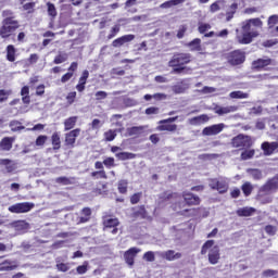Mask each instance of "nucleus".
I'll list each match as a JSON object with an SVG mask.
<instances>
[{
    "label": "nucleus",
    "instance_id": "4c0bfd02",
    "mask_svg": "<svg viewBox=\"0 0 278 278\" xmlns=\"http://www.w3.org/2000/svg\"><path fill=\"white\" fill-rule=\"evenodd\" d=\"M241 190L244 194V197H249L251 194V192H253V185H251V182H244L241 187Z\"/></svg>",
    "mask_w": 278,
    "mask_h": 278
},
{
    "label": "nucleus",
    "instance_id": "a19ab883",
    "mask_svg": "<svg viewBox=\"0 0 278 278\" xmlns=\"http://www.w3.org/2000/svg\"><path fill=\"white\" fill-rule=\"evenodd\" d=\"M77 275H86L88 273V261H85L83 265L76 268Z\"/></svg>",
    "mask_w": 278,
    "mask_h": 278
},
{
    "label": "nucleus",
    "instance_id": "680f3d73",
    "mask_svg": "<svg viewBox=\"0 0 278 278\" xmlns=\"http://www.w3.org/2000/svg\"><path fill=\"white\" fill-rule=\"evenodd\" d=\"M265 231L266 233H268L269 236H275V233H277V228H275V226H266L265 227Z\"/></svg>",
    "mask_w": 278,
    "mask_h": 278
},
{
    "label": "nucleus",
    "instance_id": "72a5a7b5",
    "mask_svg": "<svg viewBox=\"0 0 278 278\" xmlns=\"http://www.w3.org/2000/svg\"><path fill=\"white\" fill-rule=\"evenodd\" d=\"M247 173L250 175V177H252V179H255L256 181L262 179L263 175H262V170L260 169H247Z\"/></svg>",
    "mask_w": 278,
    "mask_h": 278
},
{
    "label": "nucleus",
    "instance_id": "0e129e2a",
    "mask_svg": "<svg viewBox=\"0 0 278 278\" xmlns=\"http://www.w3.org/2000/svg\"><path fill=\"white\" fill-rule=\"evenodd\" d=\"M104 166H106V168H112V166H114V157H108L103 161Z\"/></svg>",
    "mask_w": 278,
    "mask_h": 278
},
{
    "label": "nucleus",
    "instance_id": "7c9ffc66",
    "mask_svg": "<svg viewBox=\"0 0 278 278\" xmlns=\"http://www.w3.org/2000/svg\"><path fill=\"white\" fill-rule=\"evenodd\" d=\"M225 2L224 0H217L216 2L212 3L210 7V12H218L219 10H224Z\"/></svg>",
    "mask_w": 278,
    "mask_h": 278
},
{
    "label": "nucleus",
    "instance_id": "338daca9",
    "mask_svg": "<svg viewBox=\"0 0 278 278\" xmlns=\"http://www.w3.org/2000/svg\"><path fill=\"white\" fill-rule=\"evenodd\" d=\"M106 97H108V92H105V91H98L96 93V99L98 101H101V99H106Z\"/></svg>",
    "mask_w": 278,
    "mask_h": 278
},
{
    "label": "nucleus",
    "instance_id": "f257e3e1",
    "mask_svg": "<svg viewBox=\"0 0 278 278\" xmlns=\"http://www.w3.org/2000/svg\"><path fill=\"white\" fill-rule=\"evenodd\" d=\"M264 23L260 18H251L242 23V33L237 34V41L240 45H251L253 38L260 36V30L262 29Z\"/></svg>",
    "mask_w": 278,
    "mask_h": 278
},
{
    "label": "nucleus",
    "instance_id": "ddd939ff",
    "mask_svg": "<svg viewBox=\"0 0 278 278\" xmlns=\"http://www.w3.org/2000/svg\"><path fill=\"white\" fill-rule=\"evenodd\" d=\"M137 253H140V249L138 248H130L124 253V260L128 266H134V260Z\"/></svg>",
    "mask_w": 278,
    "mask_h": 278
},
{
    "label": "nucleus",
    "instance_id": "0eeeda50",
    "mask_svg": "<svg viewBox=\"0 0 278 278\" xmlns=\"http://www.w3.org/2000/svg\"><path fill=\"white\" fill-rule=\"evenodd\" d=\"M190 59H191V56H190L189 53L176 54L169 61L168 65L172 66V67L184 66V64H189Z\"/></svg>",
    "mask_w": 278,
    "mask_h": 278
},
{
    "label": "nucleus",
    "instance_id": "dca6fc26",
    "mask_svg": "<svg viewBox=\"0 0 278 278\" xmlns=\"http://www.w3.org/2000/svg\"><path fill=\"white\" fill-rule=\"evenodd\" d=\"M104 227L105 229H112V233H117L118 229L116 227H118V219L117 218H112L109 217L106 219H104Z\"/></svg>",
    "mask_w": 278,
    "mask_h": 278
},
{
    "label": "nucleus",
    "instance_id": "37998d69",
    "mask_svg": "<svg viewBox=\"0 0 278 278\" xmlns=\"http://www.w3.org/2000/svg\"><path fill=\"white\" fill-rule=\"evenodd\" d=\"M236 10H238V4L232 3L230 5V10L227 11V17L226 21H231L233 18V15L236 14Z\"/></svg>",
    "mask_w": 278,
    "mask_h": 278
},
{
    "label": "nucleus",
    "instance_id": "de8ad7c7",
    "mask_svg": "<svg viewBox=\"0 0 278 278\" xmlns=\"http://www.w3.org/2000/svg\"><path fill=\"white\" fill-rule=\"evenodd\" d=\"M11 94V90H0V103H3V101H8V97H10Z\"/></svg>",
    "mask_w": 278,
    "mask_h": 278
},
{
    "label": "nucleus",
    "instance_id": "69168bd1",
    "mask_svg": "<svg viewBox=\"0 0 278 278\" xmlns=\"http://www.w3.org/2000/svg\"><path fill=\"white\" fill-rule=\"evenodd\" d=\"M159 113H160V109L155 108V106H151V108L146 110V114H148V115L159 114Z\"/></svg>",
    "mask_w": 278,
    "mask_h": 278
},
{
    "label": "nucleus",
    "instance_id": "c85d7f7f",
    "mask_svg": "<svg viewBox=\"0 0 278 278\" xmlns=\"http://www.w3.org/2000/svg\"><path fill=\"white\" fill-rule=\"evenodd\" d=\"M77 124V116L68 117L64 121V129L65 131H70V129H73L75 125Z\"/></svg>",
    "mask_w": 278,
    "mask_h": 278
},
{
    "label": "nucleus",
    "instance_id": "8fccbe9b",
    "mask_svg": "<svg viewBox=\"0 0 278 278\" xmlns=\"http://www.w3.org/2000/svg\"><path fill=\"white\" fill-rule=\"evenodd\" d=\"M104 138H105V140H108V142H112V140H114V138H116V130H109V131L104 132Z\"/></svg>",
    "mask_w": 278,
    "mask_h": 278
},
{
    "label": "nucleus",
    "instance_id": "a211bd4d",
    "mask_svg": "<svg viewBox=\"0 0 278 278\" xmlns=\"http://www.w3.org/2000/svg\"><path fill=\"white\" fill-rule=\"evenodd\" d=\"M12 144H14V138L13 137H4L0 141V149L2 151H11L12 150Z\"/></svg>",
    "mask_w": 278,
    "mask_h": 278
},
{
    "label": "nucleus",
    "instance_id": "2f4dec72",
    "mask_svg": "<svg viewBox=\"0 0 278 278\" xmlns=\"http://www.w3.org/2000/svg\"><path fill=\"white\" fill-rule=\"evenodd\" d=\"M143 129L144 127L142 126H135V127L127 128L126 132H127V136H140Z\"/></svg>",
    "mask_w": 278,
    "mask_h": 278
},
{
    "label": "nucleus",
    "instance_id": "b1692460",
    "mask_svg": "<svg viewBox=\"0 0 278 278\" xmlns=\"http://www.w3.org/2000/svg\"><path fill=\"white\" fill-rule=\"evenodd\" d=\"M0 164H2V166H5L8 173H12V172L16 170V163L14 161H10L8 159H2L0 161Z\"/></svg>",
    "mask_w": 278,
    "mask_h": 278
},
{
    "label": "nucleus",
    "instance_id": "473e14b6",
    "mask_svg": "<svg viewBox=\"0 0 278 278\" xmlns=\"http://www.w3.org/2000/svg\"><path fill=\"white\" fill-rule=\"evenodd\" d=\"M115 156L122 161L136 159V154L131 152H119V153H116Z\"/></svg>",
    "mask_w": 278,
    "mask_h": 278
},
{
    "label": "nucleus",
    "instance_id": "4468645a",
    "mask_svg": "<svg viewBox=\"0 0 278 278\" xmlns=\"http://www.w3.org/2000/svg\"><path fill=\"white\" fill-rule=\"evenodd\" d=\"M184 199H185V203H187V205H199L201 203V199H199V197L186 191L182 194Z\"/></svg>",
    "mask_w": 278,
    "mask_h": 278
},
{
    "label": "nucleus",
    "instance_id": "3c124183",
    "mask_svg": "<svg viewBox=\"0 0 278 278\" xmlns=\"http://www.w3.org/2000/svg\"><path fill=\"white\" fill-rule=\"evenodd\" d=\"M56 268L60 273H67L71 267L66 263H56Z\"/></svg>",
    "mask_w": 278,
    "mask_h": 278
},
{
    "label": "nucleus",
    "instance_id": "774afa93",
    "mask_svg": "<svg viewBox=\"0 0 278 278\" xmlns=\"http://www.w3.org/2000/svg\"><path fill=\"white\" fill-rule=\"evenodd\" d=\"M72 77H73V73H71V72L66 73L61 78L62 84H66V81H68Z\"/></svg>",
    "mask_w": 278,
    "mask_h": 278
},
{
    "label": "nucleus",
    "instance_id": "aec40b11",
    "mask_svg": "<svg viewBox=\"0 0 278 278\" xmlns=\"http://www.w3.org/2000/svg\"><path fill=\"white\" fill-rule=\"evenodd\" d=\"M15 268H18V263L16 261H4L0 264V271L15 270Z\"/></svg>",
    "mask_w": 278,
    "mask_h": 278
},
{
    "label": "nucleus",
    "instance_id": "1a4fd4ad",
    "mask_svg": "<svg viewBox=\"0 0 278 278\" xmlns=\"http://www.w3.org/2000/svg\"><path fill=\"white\" fill-rule=\"evenodd\" d=\"M225 129V124H215L202 130L203 136H218Z\"/></svg>",
    "mask_w": 278,
    "mask_h": 278
},
{
    "label": "nucleus",
    "instance_id": "603ef678",
    "mask_svg": "<svg viewBox=\"0 0 278 278\" xmlns=\"http://www.w3.org/2000/svg\"><path fill=\"white\" fill-rule=\"evenodd\" d=\"M76 97H77V92H75V91L70 92V93L67 94V97H66L67 103H68L70 105H73V103H75Z\"/></svg>",
    "mask_w": 278,
    "mask_h": 278
},
{
    "label": "nucleus",
    "instance_id": "ea45409f",
    "mask_svg": "<svg viewBox=\"0 0 278 278\" xmlns=\"http://www.w3.org/2000/svg\"><path fill=\"white\" fill-rule=\"evenodd\" d=\"M47 8H48L49 16H51L52 18H55L58 16V10L55 9V4L48 2Z\"/></svg>",
    "mask_w": 278,
    "mask_h": 278
},
{
    "label": "nucleus",
    "instance_id": "a878e982",
    "mask_svg": "<svg viewBox=\"0 0 278 278\" xmlns=\"http://www.w3.org/2000/svg\"><path fill=\"white\" fill-rule=\"evenodd\" d=\"M264 190H277L278 189V176H275L263 187Z\"/></svg>",
    "mask_w": 278,
    "mask_h": 278
},
{
    "label": "nucleus",
    "instance_id": "bb28decb",
    "mask_svg": "<svg viewBox=\"0 0 278 278\" xmlns=\"http://www.w3.org/2000/svg\"><path fill=\"white\" fill-rule=\"evenodd\" d=\"M238 216H253L255 214V208L254 207H241L237 211Z\"/></svg>",
    "mask_w": 278,
    "mask_h": 278
},
{
    "label": "nucleus",
    "instance_id": "20e7f679",
    "mask_svg": "<svg viewBox=\"0 0 278 278\" xmlns=\"http://www.w3.org/2000/svg\"><path fill=\"white\" fill-rule=\"evenodd\" d=\"M31 210H34V203L30 202L16 203L9 207V212L12 214H26L31 212Z\"/></svg>",
    "mask_w": 278,
    "mask_h": 278
},
{
    "label": "nucleus",
    "instance_id": "c9c22d12",
    "mask_svg": "<svg viewBox=\"0 0 278 278\" xmlns=\"http://www.w3.org/2000/svg\"><path fill=\"white\" fill-rule=\"evenodd\" d=\"M21 94H22V101H23V103H26V104H28L29 103V87H27V86H24L23 88H22V90H21Z\"/></svg>",
    "mask_w": 278,
    "mask_h": 278
},
{
    "label": "nucleus",
    "instance_id": "2eb2a0df",
    "mask_svg": "<svg viewBox=\"0 0 278 278\" xmlns=\"http://www.w3.org/2000/svg\"><path fill=\"white\" fill-rule=\"evenodd\" d=\"M134 38H136V36H134V35L122 36V37L115 39L112 42V46L115 47V48L123 47V45H125L127 42H131V40H134Z\"/></svg>",
    "mask_w": 278,
    "mask_h": 278
},
{
    "label": "nucleus",
    "instance_id": "9d476101",
    "mask_svg": "<svg viewBox=\"0 0 278 278\" xmlns=\"http://www.w3.org/2000/svg\"><path fill=\"white\" fill-rule=\"evenodd\" d=\"M156 255H159V257H162L163 260H167V262H175V260H181V253L173 250L156 252Z\"/></svg>",
    "mask_w": 278,
    "mask_h": 278
},
{
    "label": "nucleus",
    "instance_id": "cd10ccee",
    "mask_svg": "<svg viewBox=\"0 0 278 278\" xmlns=\"http://www.w3.org/2000/svg\"><path fill=\"white\" fill-rule=\"evenodd\" d=\"M270 66V59H258L253 62V68H264Z\"/></svg>",
    "mask_w": 278,
    "mask_h": 278
},
{
    "label": "nucleus",
    "instance_id": "bf43d9fd",
    "mask_svg": "<svg viewBox=\"0 0 278 278\" xmlns=\"http://www.w3.org/2000/svg\"><path fill=\"white\" fill-rule=\"evenodd\" d=\"M83 214H84V216H86V217H81V218H80L81 223L88 222V217H89L90 214H91L90 208H88V207L84 208V210H83Z\"/></svg>",
    "mask_w": 278,
    "mask_h": 278
},
{
    "label": "nucleus",
    "instance_id": "e433bc0d",
    "mask_svg": "<svg viewBox=\"0 0 278 278\" xmlns=\"http://www.w3.org/2000/svg\"><path fill=\"white\" fill-rule=\"evenodd\" d=\"M9 127H11V131H22V129H25V127L21 125V122L18 121L10 122Z\"/></svg>",
    "mask_w": 278,
    "mask_h": 278
},
{
    "label": "nucleus",
    "instance_id": "49530a36",
    "mask_svg": "<svg viewBox=\"0 0 278 278\" xmlns=\"http://www.w3.org/2000/svg\"><path fill=\"white\" fill-rule=\"evenodd\" d=\"M255 155V150H245L241 153V160H251Z\"/></svg>",
    "mask_w": 278,
    "mask_h": 278
},
{
    "label": "nucleus",
    "instance_id": "58836bf2",
    "mask_svg": "<svg viewBox=\"0 0 278 278\" xmlns=\"http://www.w3.org/2000/svg\"><path fill=\"white\" fill-rule=\"evenodd\" d=\"M128 184L129 182H127V180H124V179L118 181L117 189H118V192L121 194H126L127 193Z\"/></svg>",
    "mask_w": 278,
    "mask_h": 278
},
{
    "label": "nucleus",
    "instance_id": "412c9836",
    "mask_svg": "<svg viewBox=\"0 0 278 278\" xmlns=\"http://www.w3.org/2000/svg\"><path fill=\"white\" fill-rule=\"evenodd\" d=\"M13 227L17 233H25L29 229V224L25 220H20L13 224Z\"/></svg>",
    "mask_w": 278,
    "mask_h": 278
},
{
    "label": "nucleus",
    "instance_id": "13d9d810",
    "mask_svg": "<svg viewBox=\"0 0 278 278\" xmlns=\"http://www.w3.org/2000/svg\"><path fill=\"white\" fill-rule=\"evenodd\" d=\"M278 23V15H271L268 18V26L269 27H275V25H277Z\"/></svg>",
    "mask_w": 278,
    "mask_h": 278
},
{
    "label": "nucleus",
    "instance_id": "423d86ee",
    "mask_svg": "<svg viewBox=\"0 0 278 278\" xmlns=\"http://www.w3.org/2000/svg\"><path fill=\"white\" fill-rule=\"evenodd\" d=\"M210 188L223 194V192H225L229 188V180L225 178L211 179Z\"/></svg>",
    "mask_w": 278,
    "mask_h": 278
},
{
    "label": "nucleus",
    "instance_id": "39448f33",
    "mask_svg": "<svg viewBox=\"0 0 278 278\" xmlns=\"http://www.w3.org/2000/svg\"><path fill=\"white\" fill-rule=\"evenodd\" d=\"M252 144L253 141H251V137L249 136L239 135L232 139V147H235L236 149H249V147H252Z\"/></svg>",
    "mask_w": 278,
    "mask_h": 278
},
{
    "label": "nucleus",
    "instance_id": "f8f14e48",
    "mask_svg": "<svg viewBox=\"0 0 278 278\" xmlns=\"http://www.w3.org/2000/svg\"><path fill=\"white\" fill-rule=\"evenodd\" d=\"M79 134H81V129L76 128L65 135V144L67 147H75V142L77 138L79 137Z\"/></svg>",
    "mask_w": 278,
    "mask_h": 278
},
{
    "label": "nucleus",
    "instance_id": "6e6d98bb",
    "mask_svg": "<svg viewBox=\"0 0 278 278\" xmlns=\"http://www.w3.org/2000/svg\"><path fill=\"white\" fill-rule=\"evenodd\" d=\"M212 29V26L210 24L201 23L199 25V31L200 34H205V31Z\"/></svg>",
    "mask_w": 278,
    "mask_h": 278
},
{
    "label": "nucleus",
    "instance_id": "f03ea898",
    "mask_svg": "<svg viewBox=\"0 0 278 278\" xmlns=\"http://www.w3.org/2000/svg\"><path fill=\"white\" fill-rule=\"evenodd\" d=\"M208 252V262L210 264H218V260H220V250L218 245L214 244V240L206 241L201 250L202 255Z\"/></svg>",
    "mask_w": 278,
    "mask_h": 278
},
{
    "label": "nucleus",
    "instance_id": "79ce46f5",
    "mask_svg": "<svg viewBox=\"0 0 278 278\" xmlns=\"http://www.w3.org/2000/svg\"><path fill=\"white\" fill-rule=\"evenodd\" d=\"M155 255H157V252L148 251L143 254V260L146 262H155Z\"/></svg>",
    "mask_w": 278,
    "mask_h": 278
},
{
    "label": "nucleus",
    "instance_id": "a18cd8bd",
    "mask_svg": "<svg viewBox=\"0 0 278 278\" xmlns=\"http://www.w3.org/2000/svg\"><path fill=\"white\" fill-rule=\"evenodd\" d=\"M66 60H68V54L60 53L54 58V64H63V62H66Z\"/></svg>",
    "mask_w": 278,
    "mask_h": 278
},
{
    "label": "nucleus",
    "instance_id": "5701e85b",
    "mask_svg": "<svg viewBox=\"0 0 278 278\" xmlns=\"http://www.w3.org/2000/svg\"><path fill=\"white\" fill-rule=\"evenodd\" d=\"M51 142L54 151L60 150L62 147V140L60 139V132H53L51 136Z\"/></svg>",
    "mask_w": 278,
    "mask_h": 278
},
{
    "label": "nucleus",
    "instance_id": "f3484780",
    "mask_svg": "<svg viewBox=\"0 0 278 278\" xmlns=\"http://www.w3.org/2000/svg\"><path fill=\"white\" fill-rule=\"evenodd\" d=\"M188 88H190V83L188 80H182L180 84L173 87V92H175V94H182Z\"/></svg>",
    "mask_w": 278,
    "mask_h": 278
},
{
    "label": "nucleus",
    "instance_id": "052dcab7",
    "mask_svg": "<svg viewBox=\"0 0 278 278\" xmlns=\"http://www.w3.org/2000/svg\"><path fill=\"white\" fill-rule=\"evenodd\" d=\"M90 73L88 72V70H85L83 72L81 77L79 78V83L80 84H86V81H88V77H89Z\"/></svg>",
    "mask_w": 278,
    "mask_h": 278
},
{
    "label": "nucleus",
    "instance_id": "f704fd0d",
    "mask_svg": "<svg viewBox=\"0 0 278 278\" xmlns=\"http://www.w3.org/2000/svg\"><path fill=\"white\" fill-rule=\"evenodd\" d=\"M229 97L230 99H249V93L244 91H232Z\"/></svg>",
    "mask_w": 278,
    "mask_h": 278
},
{
    "label": "nucleus",
    "instance_id": "c03bdc74",
    "mask_svg": "<svg viewBox=\"0 0 278 278\" xmlns=\"http://www.w3.org/2000/svg\"><path fill=\"white\" fill-rule=\"evenodd\" d=\"M188 47H190L191 51H199L201 49V39H194L189 42Z\"/></svg>",
    "mask_w": 278,
    "mask_h": 278
},
{
    "label": "nucleus",
    "instance_id": "e2e57ef3",
    "mask_svg": "<svg viewBox=\"0 0 278 278\" xmlns=\"http://www.w3.org/2000/svg\"><path fill=\"white\" fill-rule=\"evenodd\" d=\"M140 197H142V193H135L131 198H130V203H132V205H136V203L140 202Z\"/></svg>",
    "mask_w": 278,
    "mask_h": 278
},
{
    "label": "nucleus",
    "instance_id": "864d4df0",
    "mask_svg": "<svg viewBox=\"0 0 278 278\" xmlns=\"http://www.w3.org/2000/svg\"><path fill=\"white\" fill-rule=\"evenodd\" d=\"M91 175L97 179H108V175L105 174V170L93 172Z\"/></svg>",
    "mask_w": 278,
    "mask_h": 278
},
{
    "label": "nucleus",
    "instance_id": "9b49d317",
    "mask_svg": "<svg viewBox=\"0 0 278 278\" xmlns=\"http://www.w3.org/2000/svg\"><path fill=\"white\" fill-rule=\"evenodd\" d=\"M261 149L264 152V155L270 156V155H273V153H275V151H277L278 142L277 141H273V142L265 141L261 144Z\"/></svg>",
    "mask_w": 278,
    "mask_h": 278
},
{
    "label": "nucleus",
    "instance_id": "7ed1b4c3",
    "mask_svg": "<svg viewBox=\"0 0 278 278\" xmlns=\"http://www.w3.org/2000/svg\"><path fill=\"white\" fill-rule=\"evenodd\" d=\"M18 29V22L14 17H7L2 22V27L0 28L1 38H10L12 31Z\"/></svg>",
    "mask_w": 278,
    "mask_h": 278
},
{
    "label": "nucleus",
    "instance_id": "4d7b16f0",
    "mask_svg": "<svg viewBox=\"0 0 278 278\" xmlns=\"http://www.w3.org/2000/svg\"><path fill=\"white\" fill-rule=\"evenodd\" d=\"M45 142H47V136L41 135L36 139L37 147H43Z\"/></svg>",
    "mask_w": 278,
    "mask_h": 278
},
{
    "label": "nucleus",
    "instance_id": "09e8293b",
    "mask_svg": "<svg viewBox=\"0 0 278 278\" xmlns=\"http://www.w3.org/2000/svg\"><path fill=\"white\" fill-rule=\"evenodd\" d=\"M34 8H36V3L34 2H24L23 10L28 12V14H31L34 12Z\"/></svg>",
    "mask_w": 278,
    "mask_h": 278
},
{
    "label": "nucleus",
    "instance_id": "4be33fe9",
    "mask_svg": "<svg viewBox=\"0 0 278 278\" xmlns=\"http://www.w3.org/2000/svg\"><path fill=\"white\" fill-rule=\"evenodd\" d=\"M207 121H210V117L207 115H200L189 119V123L190 125H203L207 123Z\"/></svg>",
    "mask_w": 278,
    "mask_h": 278
},
{
    "label": "nucleus",
    "instance_id": "5fc2aeb1",
    "mask_svg": "<svg viewBox=\"0 0 278 278\" xmlns=\"http://www.w3.org/2000/svg\"><path fill=\"white\" fill-rule=\"evenodd\" d=\"M166 199H177V194L163 193L160 197L159 203H162V202L166 201Z\"/></svg>",
    "mask_w": 278,
    "mask_h": 278
},
{
    "label": "nucleus",
    "instance_id": "c756f323",
    "mask_svg": "<svg viewBox=\"0 0 278 278\" xmlns=\"http://www.w3.org/2000/svg\"><path fill=\"white\" fill-rule=\"evenodd\" d=\"M7 60L9 62H14V60H16V49L12 45L7 47Z\"/></svg>",
    "mask_w": 278,
    "mask_h": 278
},
{
    "label": "nucleus",
    "instance_id": "6e6552de",
    "mask_svg": "<svg viewBox=\"0 0 278 278\" xmlns=\"http://www.w3.org/2000/svg\"><path fill=\"white\" fill-rule=\"evenodd\" d=\"M244 60V52L240 50H236L228 54V62L229 64H232V66H238V64H242Z\"/></svg>",
    "mask_w": 278,
    "mask_h": 278
},
{
    "label": "nucleus",
    "instance_id": "6ab92c4d",
    "mask_svg": "<svg viewBox=\"0 0 278 278\" xmlns=\"http://www.w3.org/2000/svg\"><path fill=\"white\" fill-rule=\"evenodd\" d=\"M216 114L223 116L224 114H231L232 112H238V106H217L215 109Z\"/></svg>",
    "mask_w": 278,
    "mask_h": 278
},
{
    "label": "nucleus",
    "instance_id": "393cba45",
    "mask_svg": "<svg viewBox=\"0 0 278 278\" xmlns=\"http://www.w3.org/2000/svg\"><path fill=\"white\" fill-rule=\"evenodd\" d=\"M157 131H177V125L163 123L156 127Z\"/></svg>",
    "mask_w": 278,
    "mask_h": 278
}]
</instances>
